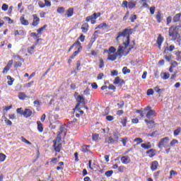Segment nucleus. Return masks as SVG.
<instances>
[{"label": "nucleus", "mask_w": 181, "mask_h": 181, "mask_svg": "<svg viewBox=\"0 0 181 181\" xmlns=\"http://www.w3.org/2000/svg\"><path fill=\"white\" fill-rule=\"evenodd\" d=\"M132 28H125L122 32H119L116 37V40L119 42L121 37H124L123 45H119L117 51L116 52L117 56L122 57V56H127L135 46V41H133L134 45H129V42H131V35H132Z\"/></svg>", "instance_id": "1"}, {"label": "nucleus", "mask_w": 181, "mask_h": 181, "mask_svg": "<svg viewBox=\"0 0 181 181\" xmlns=\"http://www.w3.org/2000/svg\"><path fill=\"white\" fill-rule=\"evenodd\" d=\"M168 35L173 40H176L179 37V30L177 25H172L168 30Z\"/></svg>", "instance_id": "2"}, {"label": "nucleus", "mask_w": 181, "mask_h": 181, "mask_svg": "<svg viewBox=\"0 0 181 181\" xmlns=\"http://www.w3.org/2000/svg\"><path fill=\"white\" fill-rule=\"evenodd\" d=\"M16 112H18V114L23 115L25 118H29V117H31L32 114H33L30 109H25L24 110H22V107L17 108Z\"/></svg>", "instance_id": "3"}, {"label": "nucleus", "mask_w": 181, "mask_h": 181, "mask_svg": "<svg viewBox=\"0 0 181 181\" xmlns=\"http://www.w3.org/2000/svg\"><path fill=\"white\" fill-rule=\"evenodd\" d=\"M101 16V13H94L93 15L86 18V22H91L92 25H94L97 21L95 19Z\"/></svg>", "instance_id": "4"}, {"label": "nucleus", "mask_w": 181, "mask_h": 181, "mask_svg": "<svg viewBox=\"0 0 181 181\" xmlns=\"http://www.w3.org/2000/svg\"><path fill=\"white\" fill-rule=\"evenodd\" d=\"M136 6V1H127L124 0L122 1V7L123 8H129V9H134Z\"/></svg>", "instance_id": "5"}, {"label": "nucleus", "mask_w": 181, "mask_h": 181, "mask_svg": "<svg viewBox=\"0 0 181 181\" xmlns=\"http://www.w3.org/2000/svg\"><path fill=\"white\" fill-rule=\"evenodd\" d=\"M158 148H168L169 146V137H164L160 140L158 144Z\"/></svg>", "instance_id": "6"}, {"label": "nucleus", "mask_w": 181, "mask_h": 181, "mask_svg": "<svg viewBox=\"0 0 181 181\" xmlns=\"http://www.w3.org/2000/svg\"><path fill=\"white\" fill-rule=\"evenodd\" d=\"M118 139H119V134L117 132H114L113 137L109 136L108 141H106V144H115V142H118Z\"/></svg>", "instance_id": "7"}, {"label": "nucleus", "mask_w": 181, "mask_h": 181, "mask_svg": "<svg viewBox=\"0 0 181 181\" xmlns=\"http://www.w3.org/2000/svg\"><path fill=\"white\" fill-rule=\"evenodd\" d=\"M76 101H77V104L76 107H81V108H84V107L86 106V100L83 96L80 95H78Z\"/></svg>", "instance_id": "8"}, {"label": "nucleus", "mask_w": 181, "mask_h": 181, "mask_svg": "<svg viewBox=\"0 0 181 181\" xmlns=\"http://www.w3.org/2000/svg\"><path fill=\"white\" fill-rule=\"evenodd\" d=\"M33 23H31V25L33 26L34 28H37L39 23H40V18L37 17V14H33Z\"/></svg>", "instance_id": "9"}, {"label": "nucleus", "mask_w": 181, "mask_h": 181, "mask_svg": "<svg viewBox=\"0 0 181 181\" xmlns=\"http://www.w3.org/2000/svg\"><path fill=\"white\" fill-rule=\"evenodd\" d=\"M13 64V60H9L7 63V65L3 69V74H6L9 70H11V68L12 67V65Z\"/></svg>", "instance_id": "10"}, {"label": "nucleus", "mask_w": 181, "mask_h": 181, "mask_svg": "<svg viewBox=\"0 0 181 181\" xmlns=\"http://www.w3.org/2000/svg\"><path fill=\"white\" fill-rule=\"evenodd\" d=\"M145 122L148 128V129H152V128H156V123L153 120L145 119Z\"/></svg>", "instance_id": "11"}, {"label": "nucleus", "mask_w": 181, "mask_h": 181, "mask_svg": "<svg viewBox=\"0 0 181 181\" xmlns=\"http://www.w3.org/2000/svg\"><path fill=\"white\" fill-rule=\"evenodd\" d=\"M120 160L123 165H128V163H131V158L128 156H122Z\"/></svg>", "instance_id": "12"}, {"label": "nucleus", "mask_w": 181, "mask_h": 181, "mask_svg": "<svg viewBox=\"0 0 181 181\" xmlns=\"http://www.w3.org/2000/svg\"><path fill=\"white\" fill-rule=\"evenodd\" d=\"M159 168V162L158 160H154L151 162V170L154 172V170H156Z\"/></svg>", "instance_id": "13"}, {"label": "nucleus", "mask_w": 181, "mask_h": 181, "mask_svg": "<svg viewBox=\"0 0 181 181\" xmlns=\"http://www.w3.org/2000/svg\"><path fill=\"white\" fill-rule=\"evenodd\" d=\"M90 145H83L81 146V152H83V153H93V152H91V150L88 149V148H90Z\"/></svg>", "instance_id": "14"}, {"label": "nucleus", "mask_w": 181, "mask_h": 181, "mask_svg": "<svg viewBox=\"0 0 181 181\" xmlns=\"http://www.w3.org/2000/svg\"><path fill=\"white\" fill-rule=\"evenodd\" d=\"M113 83L114 84H120V86H122V85L125 84V81H124V79H122L121 78H119V76H117L115 78Z\"/></svg>", "instance_id": "15"}, {"label": "nucleus", "mask_w": 181, "mask_h": 181, "mask_svg": "<svg viewBox=\"0 0 181 181\" xmlns=\"http://www.w3.org/2000/svg\"><path fill=\"white\" fill-rule=\"evenodd\" d=\"M81 29L83 33H87V32H88V30L90 29V25L88 23H85L82 25Z\"/></svg>", "instance_id": "16"}, {"label": "nucleus", "mask_w": 181, "mask_h": 181, "mask_svg": "<svg viewBox=\"0 0 181 181\" xmlns=\"http://www.w3.org/2000/svg\"><path fill=\"white\" fill-rule=\"evenodd\" d=\"M156 19L158 22V23H160L162 22V19H163V14L161 11H158L157 14L156 16Z\"/></svg>", "instance_id": "17"}, {"label": "nucleus", "mask_w": 181, "mask_h": 181, "mask_svg": "<svg viewBox=\"0 0 181 181\" xmlns=\"http://www.w3.org/2000/svg\"><path fill=\"white\" fill-rule=\"evenodd\" d=\"M20 22L23 26H28L29 25V21L25 18V16H21L20 17Z\"/></svg>", "instance_id": "18"}, {"label": "nucleus", "mask_w": 181, "mask_h": 181, "mask_svg": "<svg viewBox=\"0 0 181 181\" xmlns=\"http://www.w3.org/2000/svg\"><path fill=\"white\" fill-rule=\"evenodd\" d=\"M63 131H60L59 134H57V137L55 139H54L53 143L55 144H59V142H62V134Z\"/></svg>", "instance_id": "19"}, {"label": "nucleus", "mask_w": 181, "mask_h": 181, "mask_svg": "<svg viewBox=\"0 0 181 181\" xmlns=\"http://www.w3.org/2000/svg\"><path fill=\"white\" fill-rule=\"evenodd\" d=\"M62 143H59V144H54V145H53V148H54V151H55V152H60V151H62Z\"/></svg>", "instance_id": "20"}, {"label": "nucleus", "mask_w": 181, "mask_h": 181, "mask_svg": "<svg viewBox=\"0 0 181 181\" xmlns=\"http://www.w3.org/2000/svg\"><path fill=\"white\" fill-rule=\"evenodd\" d=\"M65 15L67 16V18H71V16L74 15V8L71 7L67 9Z\"/></svg>", "instance_id": "21"}, {"label": "nucleus", "mask_w": 181, "mask_h": 181, "mask_svg": "<svg viewBox=\"0 0 181 181\" xmlns=\"http://www.w3.org/2000/svg\"><path fill=\"white\" fill-rule=\"evenodd\" d=\"M148 1H149V0H140L139 1V4H140V5H141V8L142 9V8H149V5L148 4Z\"/></svg>", "instance_id": "22"}, {"label": "nucleus", "mask_w": 181, "mask_h": 181, "mask_svg": "<svg viewBox=\"0 0 181 181\" xmlns=\"http://www.w3.org/2000/svg\"><path fill=\"white\" fill-rule=\"evenodd\" d=\"M18 97L19 100H21L22 101L26 100V98H29V96H28L23 92H19Z\"/></svg>", "instance_id": "23"}, {"label": "nucleus", "mask_w": 181, "mask_h": 181, "mask_svg": "<svg viewBox=\"0 0 181 181\" xmlns=\"http://www.w3.org/2000/svg\"><path fill=\"white\" fill-rule=\"evenodd\" d=\"M155 152H156V150L151 148V149L147 151L146 152V155H148L149 158H153V156H155V155H156L155 153Z\"/></svg>", "instance_id": "24"}, {"label": "nucleus", "mask_w": 181, "mask_h": 181, "mask_svg": "<svg viewBox=\"0 0 181 181\" xmlns=\"http://www.w3.org/2000/svg\"><path fill=\"white\" fill-rule=\"evenodd\" d=\"M118 57V54L115 52L113 54H109L107 57V60H110L111 62H114L117 60V58Z\"/></svg>", "instance_id": "25"}, {"label": "nucleus", "mask_w": 181, "mask_h": 181, "mask_svg": "<svg viewBox=\"0 0 181 181\" xmlns=\"http://www.w3.org/2000/svg\"><path fill=\"white\" fill-rule=\"evenodd\" d=\"M141 146L143 149H151V148H152V144H151V142L148 141L146 144H141Z\"/></svg>", "instance_id": "26"}, {"label": "nucleus", "mask_w": 181, "mask_h": 181, "mask_svg": "<svg viewBox=\"0 0 181 181\" xmlns=\"http://www.w3.org/2000/svg\"><path fill=\"white\" fill-rule=\"evenodd\" d=\"M14 36H25V31L23 30H14Z\"/></svg>", "instance_id": "27"}, {"label": "nucleus", "mask_w": 181, "mask_h": 181, "mask_svg": "<svg viewBox=\"0 0 181 181\" xmlns=\"http://www.w3.org/2000/svg\"><path fill=\"white\" fill-rule=\"evenodd\" d=\"M81 50H83V47H78V49L71 54V59H74V57H76Z\"/></svg>", "instance_id": "28"}, {"label": "nucleus", "mask_w": 181, "mask_h": 181, "mask_svg": "<svg viewBox=\"0 0 181 181\" xmlns=\"http://www.w3.org/2000/svg\"><path fill=\"white\" fill-rule=\"evenodd\" d=\"M164 38L162 37V35H159L157 38V44L158 46H162V43H163Z\"/></svg>", "instance_id": "29"}, {"label": "nucleus", "mask_w": 181, "mask_h": 181, "mask_svg": "<svg viewBox=\"0 0 181 181\" xmlns=\"http://www.w3.org/2000/svg\"><path fill=\"white\" fill-rule=\"evenodd\" d=\"M181 13H177L174 16L173 21L174 23H177L180 21Z\"/></svg>", "instance_id": "30"}, {"label": "nucleus", "mask_w": 181, "mask_h": 181, "mask_svg": "<svg viewBox=\"0 0 181 181\" xmlns=\"http://www.w3.org/2000/svg\"><path fill=\"white\" fill-rule=\"evenodd\" d=\"M155 112V110H150L146 115V118H148V119H151V117H153Z\"/></svg>", "instance_id": "31"}, {"label": "nucleus", "mask_w": 181, "mask_h": 181, "mask_svg": "<svg viewBox=\"0 0 181 181\" xmlns=\"http://www.w3.org/2000/svg\"><path fill=\"white\" fill-rule=\"evenodd\" d=\"M160 77L163 78V80H168V78L170 77V74L169 73L163 72L160 74Z\"/></svg>", "instance_id": "32"}, {"label": "nucleus", "mask_w": 181, "mask_h": 181, "mask_svg": "<svg viewBox=\"0 0 181 181\" xmlns=\"http://www.w3.org/2000/svg\"><path fill=\"white\" fill-rule=\"evenodd\" d=\"M37 124L39 132H43V124L40 121H37Z\"/></svg>", "instance_id": "33"}, {"label": "nucleus", "mask_w": 181, "mask_h": 181, "mask_svg": "<svg viewBox=\"0 0 181 181\" xmlns=\"http://www.w3.org/2000/svg\"><path fill=\"white\" fill-rule=\"evenodd\" d=\"M128 122V117H124L123 119H121L120 124H122V127H127V123Z\"/></svg>", "instance_id": "34"}, {"label": "nucleus", "mask_w": 181, "mask_h": 181, "mask_svg": "<svg viewBox=\"0 0 181 181\" xmlns=\"http://www.w3.org/2000/svg\"><path fill=\"white\" fill-rule=\"evenodd\" d=\"M35 49H36V45H33L28 48V53L29 54H33L35 53Z\"/></svg>", "instance_id": "35"}, {"label": "nucleus", "mask_w": 181, "mask_h": 181, "mask_svg": "<svg viewBox=\"0 0 181 181\" xmlns=\"http://www.w3.org/2000/svg\"><path fill=\"white\" fill-rule=\"evenodd\" d=\"M71 46H73V48L74 49H77L78 47H82L81 46V42H80V41L77 40L76 42H75Z\"/></svg>", "instance_id": "36"}, {"label": "nucleus", "mask_w": 181, "mask_h": 181, "mask_svg": "<svg viewBox=\"0 0 181 181\" xmlns=\"http://www.w3.org/2000/svg\"><path fill=\"white\" fill-rule=\"evenodd\" d=\"M46 28H47V25H44L42 27L37 30V33L39 35H42V32H43V30H45Z\"/></svg>", "instance_id": "37"}, {"label": "nucleus", "mask_w": 181, "mask_h": 181, "mask_svg": "<svg viewBox=\"0 0 181 181\" xmlns=\"http://www.w3.org/2000/svg\"><path fill=\"white\" fill-rule=\"evenodd\" d=\"M122 73L123 74H129V73H131V69H128L127 66H124L122 69Z\"/></svg>", "instance_id": "38"}, {"label": "nucleus", "mask_w": 181, "mask_h": 181, "mask_svg": "<svg viewBox=\"0 0 181 181\" xmlns=\"http://www.w3.org/2000/svg\"><path fill=\"white\" fill-rule=\"evenodd\" d=\"M115 52H117V49L114 47H109L108 51H107V53L111 54V53H115Z\"/></svg>", "instance_id": "39"}, {"label": "nucleus", "mask_w": 181, "mask_h": 181, "mask_svg": "<svg viewBox=\"0 0 181 181\" xmlns=\"http://www.w3.org/2000/svg\"><path fill=\"white\" fill-rule=\"evenodd\" d=\"M97 39H98V35H95V34H93L91 38H90V42L94 43V42H95V40H97Z\"/></svg>", "instance_id": "40"}, {"label": "nucleus", "mask_w": 181, "mask_h": 181, "mask_svg": "<svg viewBox=\"0 0 181 181\" xmlns=\"http://www.w3.org/2000/svg\"><path fill=\"white\" fill-rule=\"evenodd\" d=\"M113 173H114V171L111 170L106 171L105 173V175L106 177H111Z\"/></svg>", "instance_id": "41"}, {"label": "nucleus", "mask_w": 181, "mask_h": 181, "mask_svg": "<svg viewBox=\"0 0 181 181\" xmlns=\"http://www.w3.org/2000/svg\"><path fill=\"white\" fill-rule=\"evenodd\" d=\"M81 108H83L81 107V106H79V107L76 106L75 111H78V112H79L81 115H83V114H84V111L81 110Z\"/></svg>", "instance_id": "42"}, {"label": "nucleus", "mask_w": 181, "mask_h": 181, "mask_svg": "<svg viewBox=\"0 0 181 181\" xmlns=\"http://www.w3.org/2000/svg\"><path fill=\"white\" fill-rule=\"evenodd\" d=\"M134 142H137L136 145H139V144L144 142V140L141 137H138L134 139Z\"/></svg>", "instance_id": "43"}, {"label": "nucleus", "mask_w": 181, "mask_h": 181, "mask_svg": "<svg viewBox=\"0 0 181 181\" xmlns=\"http://www.w3.org/2000/svg\"><path fill=\"white\" fill-rule=\"evenodd\" d=\"M103 28H107V23H103L99 24L95 29H103Z\"/></svg>", "instance_id": "44"}, {"label": "nucleus", "mask_w": 181, "mask_h": 181, "mask_svg": "<svg viewBox=\"0 0 181 181\" xmlns=\"http://www.w3.org/2000/svg\"><path fill=\"white\" fill-rule=\"evenodd\" d=\"M5 159H6V155L0 153V162H5Z\"/></svg>", "instance_id": "45"}, {"label": "nucleus", "mask_w": 181, "mask_h": 181, "mask_svg": "<svg viewBox=\"0 0 181 181\" xmlns=\"http://www.w3.org/2000/svg\"><path fill=\"white\" fill-rule=\"evenodd\" d=\"M3 119H4V122L6 124V125H9L10 127L12 125V122L11 120L8 119V118L6 117H4L3 118Z\"/></svg>", "instance_id": "46"}, {"label": "nucleus", "mask_w": 181, "mask_h": 181, "mask_svg": "<svg viewBox=\"0 0 181 181\" xmlns=\"http://www.w3.org/2000/svg\"><path fill=\"white\" fill-rule=\"evenodd\" d=\"M13 57L14 59H17V60H20L23 63V62H25V59L23 58H22V57H21V55H13Z\"/></svg>", "instance_id": "47"}, {"label": "nucleus", "mask_w": 181, "mask_h": 181, "mask_svg": "<svg viewBox=\"0 0 181 181\" xmlns=\"http://www.w3.org/2000/svg\"><path fill=\"white\" fill-rule=\"evenodd\" d=\"M180 132H181V128L180 127H177L174 131V136H177V135H179V134H180Z\"/></svg>", "instance_id": "48"}, {"label": "nucleus", "mask_w": 181, "mask_h": 181, "mask_svg": "<svg viewBox=\"0 0 181 181\" xmlns=\"http://www.w3.org/2000/svg\"><path fill=\"white\" fill-rule=\"evenodd\" d=\"M64 7H58L57 9V12L58 13H64Z\"/></svg>", "instance_id": "49"}, {"label": "nucleus", "mask_w": 181, "mask_h": 181, "mask_svg": "<svg viewBox=\"0 0 181 181\" xmlns=\"http://www.w3.org/2000/svg\"><path fill=\"white\" fill-rule=\"evenodd\" d=\"M18 67H22V62H14V68L18 69Z\"/></svg>", "instance_id": "50"}, {"label": "nucleus", "mask_w": 181, "mask_h": 181, "mask_svg": "<svg viewBox=\"0 0 181 181\" xmlns=\"http://www.w3.org/2000/svg\"><path fill=\"white\" fill-rule=\"evenodd\" d=\"M21 141H22V142H24V144H27V145H32V143L30 141H28L23 136H21Z\"/></svg>", "instance_id": "51"}, {"label": "nucleus", "mask_w": 181, "mask_h": 181, "mask_svg": "<svg viewBox=\"0 0 181 181\" xmlns=\"http://www.w3.org/2000/svg\"><path fill=\"white\" fill-rule=\"evenodd\" d=\"M4 19H5L6 21H7V22H8V24H9V25H12V23H13V20H11V18H9V17L5 16V17L4 18Z\"/></svg>", "instance_id": "52"}, {"label": "nucleus", "mask_w": 181, "mask_h": 181, "mask_svg": "<svg viewBox=\"0 0 181 181\" xmlns=\"http://www.w3.org/2000/svg\"><path fill=\"white\" fill-rule=\"evenodd\" d=\"M45 7L47 6L48 8H50L52 6V2L49 0H44Z\"/></svg>", "instance_id": "53"}, {"label": "nucleus", "mask_w": 181, "mask_h": 181, "mask_svg": "<svg viewBox=\"0 0 181 181\" xmlns=\"http://www.w3.org/2000/svg\"><path fill=\"white\" fill-rule=\"evenodd\" d=\"M175 144H179V141H177V139H173L170 141V146H175Z\"/></svg>", "instance_id": "54"}, {"label": "nucleus", "mask_w": 181, "mask_h": 181, "mask_svg": "<svg viewBox=\"0 0 181 181\" xmlns=\"http://www.w3.org/2000/svg\"><path fill=\"white\" fill-rule=\"evenodd\" d=\"M8 8H9V6L6 4H4L1 6L2 11H8Z\"/></svg>", "instance_id": "55"}, {"label": "nucleus", "mask_w": 181, "mask_h": 181, "mask_svg": "<svg viewBox=\"0 0 181 181\" xmlns=\"http://www.w3.org/2000/svg\"><path fill=\"white\" fill-rule=\"evenodd\" d=\"M99 62H100L99 69H103V67H104V59H100Z\"/></svg>", "instance_id": "56"}, {"label": "nucleus", "mask_w": 181, "mask_h": 181, "mask_svg": "<svg viewBox=\"0 0 181 181\" xmlns=\"http://www.w3.org/2000/svg\"><path fill=\"white\" fill-rule=\"evenodd\" d=\"M30 37H35L36 39H38V37H40V35H39V34H36V33H31Z\"/></svg>", "instance_id": "57"}, {"label": "nucleus", "mask_w": 181, "mask_h": 181, "mask_svg": "<svg viewBox=\"0 0 181 181\" xmlns=\"http://www.w3.org/2000/svg\"><path fill=\"white\" fill-rule=\"evenodd\" d=\"M118 170L120 172V173H124V171L125 170V167L124 165H121L118 167Z\"/></svg>", "instance_id": "58"}, {"label": "nucleus", "mask_w": 181, "mask_h": 181, "mask_svg": "<svg viewBox=\"0 0 181 181\" xmlns=\"http://www.w3.org/2000/svg\"><path fill=\"white\" fill-rule=\"evenodd\" d=\"M127 141H128V138L127 137L122 138V142L123 144V146H127Z\"/></svg>", "instance_id": "59"}, {"label": "nucleus", "mask_w": 181, "mask_h": 181, "mask_svg": "<svg viewBox=\"0 0 181 181\" xmlns=\"http://www.w3.org/2000/svg\"><path fill=\"white\" fill-rule=\"evenodd\" d=\"M147 95H153V89L152 88L148 89Z\"/></svg>", "instance_id": "60"}, {"label": "nucleus", "mask_w": 181, "mask_h": 181, "mask_svg": "<svg viewBox=\"0 0 181 181\" xmlns=\"http://www.w3.org/2000/svg\"><path fill=\"white\" fill-rule=\"evenodd\" d=\"M136 15H132L131 17H130V21L132 23H134L135 22V21H136Z\"/></svg>", "instance_id": "61"}, {"label": "nucleus", "mask_w": 181, "mask_h": 181, "mask_svg": "<svg viewBox=\"0 0 181 181\" xmlns=\"http://www.w3.org/2000/svg\"><path fill=\"white\" fill-rule=\"evenodd\" d=\"M156 9V8L155 6H151L150 8V13H151V15H153L155 13Z\"/></svg>", "instance_id": "62"}, {"label": "nucleus", "mask_w": 181, "mask_h": 181, "mask_svg": "<svg viewBox=\"0 0 181 181\" xmlns=\"http://www.w3.org/2000/svg\"><path fill=\"white\" fill-rule=\"evenodd\" d=\"M107 121H114V116L107 115L106 116Z\"/></svg>", "instance_id": "63"}, {"label": "nucleus", "mask_w": 181, "mask_h": 181, "mask_svg": "<svg viewBox=\"0 0 181 181\" xmlns=\"http://www.w3.org/2000/svg\"><path fill=\"white\" fill-rule=\"evenodd\" d=\"M98 136H99V135L97 134H93V136H92V139H93V141H98Z\"/></svg>", "instance_id": "64"}]
</instances>
